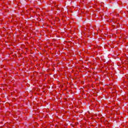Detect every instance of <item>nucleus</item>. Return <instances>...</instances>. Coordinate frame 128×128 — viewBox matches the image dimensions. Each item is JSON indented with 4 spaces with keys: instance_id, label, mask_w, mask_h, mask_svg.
<instances>
[{
    "instance_id": "nucleus-1",
    "label": "nucleus",
    "mask_w": 128,
    "mask_h": 128,
    "mask_svg": "<svg viewBox=\"0 0 128 128\" xmlns=\"http://www.w3.org/2000/svg\"><path fill=\"white\" fill-rule=\"evenodd\" d=\"M116 16H118V14H116Z\"/></svg>"
}]
</instances>
